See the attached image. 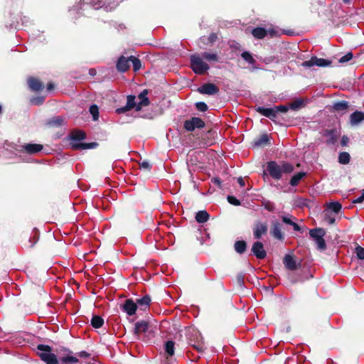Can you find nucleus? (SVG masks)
I'll list each match as a JSON object with an SVG mask.
<instances>
[{
  "label": "nucleus",
  "instance_id": "nucleus-58",
  "mask_svg": "<svg viewBox=\"0 0 364 364\" xmlns=\"http://www.w3.org/2000/svg\"><path fill=\"white\" fill-rule=\"evenodd\" d=\"M348 141H349L348 137L347 136L344 135L342 136L341 144L343 146H345L348 144Z\"/></svg>",
  "mask_w": 364,
  "mask_h": 364
},
{
  "label": "nucleus",
  "instance_id": "nucleus-50",
  "mask_svg": "<svg viewBox=\"0 0 364 364\" xmlns=\"http://www.w3.org/2000/svg\"><path fill=\"white\" fill-rule=\"evenodd\" d=\"M292 218L295 219V218L291 215H284V216H282V220L283 223L290 225H292V224L294 223L291 220Z\"/></svg>",
  "mask_w": 364,
  "mask_h": 364
},
{
  "label": "nucleus",
  "instance_id": "nucleus-10",
  "mask_svg": "<svg viewBox=\"0 0 364 364\" xmlns=\"http://www.w3.org/2000/svg\"><path fill=\"white\" fill-rule=\"evenodd\" d=\"M21 149H17L19 152H24L32 155L40 152L43 146L39 144H25L20 146Z\"/></svg>",
  "mask_w": 364,
  "mask_h": 364
},
{
  "label": "nucleus",
  "instance_id": "nucleus-21",
  "mask_svg": "<svg viewBox=\"0 0 364 364\" xmlns=\"http://www.w3.org/2000/svg\"><path fill=\"white\" fill-rule=\"evenodd\" d=\"M60 351L63 352L64 353H67V355L60 358V360L63 363L73 364L77 363L78 362V359L76 357L70 355V354H72L73 352L70 349L63 348L60 349Z\"/></svg>",
  "mask_w": 364,
  "mask_h": 364
},
{
  "label": "nucleus",
  "instance_id": "nucleus-32",
  "mask_svg": "<svg viewBox=\"0 0 364 364\" xmlns=\"http://www.w3.org/2000/svg\"><path fill=\"white\" fill-rule=\"evenodd\" d=\"M306 175V172L301 171L296 174H294L289 181V184L291 186H297L301 180Z\"/></svg>",
  "mask_w": 364,
  "mask_h": 364
},
{
  "label": "nucleus",
  "instance_id": "nucleus-59",
  "mask_svg": "<svg viewBox=\"0 0 364 364\" xmlns=\"http://www.w3.org/2000/svg\"><path fill=\"white\" fill-rule=\"evenodd\" d=\"M364 200V191L363 192L362 195L359 196L358 198L355 199L353 203H360Z\"/></svg>",
  "mask_w": 364,
  "mask_h": 364
},
{
  "label": "nucleus",
  "instance_id": "nucleus-33",
  "mask_svg": "<svg viewBox=\"0 0 364 364\" xmlns=\"http://www.w3.org/2000/svg\"><path fill=\"white\" fill-rule=\"evenodd\" d=\"M90 324L95 328H101L104 324V319L100 316L93 315L90 321Z\"/></svg>",
  "mask_w": 364,
  "mask_h": 364
},
{
  "label": "nucleus",
  "instance_id": "nucleus-60",
  "mask_svg": "<svg viewBox=\"0 0 364 364\" xmlns=\"http://www.w3.org/2000/svg\"><path fill=\"white\" fill-rule=\"evenodd\" d=\"M291 226L295 231L299 232L301 230V227L296 223H294Z\"/></svg>",
  "mask_w": 364,
  "mask_h": 364
},
{
  "label": "nucleus",
  "instance_id": "nucleus-61",
  "mask_svg": "<svg viewBox=\"0 0 364 364\" xmlns=\"http://www.w3.org/2000/svg\"><path fill=\"white\" fill-rule=\"evenodd\" d=\"M54 84L53 82H48L46 86V89L48 91H52L54 89Z\"/></svg>",
  "mask_w": 364,
  "mask_h": 364
},
{
  "label": "nucleus",
  "instance_id": "nucleus-26",
  "mask_svg": "<svg viewBox=\"0 0 364 364\" xmlns=\"http://www.w3.org/2000/svg\"><path fill=\"white\" fill-rule=\"evenodd\" d=\"M39 236V232L36 229H34L28 241L24 244V246L27 248H33L38 242Z\"/></svg>",
  "mask_w": 364,
  "mask_h": 364
},
{
  "label": "nucleus",
  "instance_id": "nucleus-43",
  "mask_svg": "<svg viewBox=\"0 0 364 364\" xmlns=\"http://www.w3.org/2000/svg\"><path fill=\"white\" fill-rule=\"evenodd\" d=\"M139 167L141 170H143L144 171L149 172L151 169V164L148 161H142L141 162H139Z\"/></svg>",
  "mask_w": 364,
  "mask_h": 364
},
{
  "label": "nucleus",
  "instance_id": "nucleus-38",
  "mask_svg": "<svg viewBox=\"0 0 364 364\" xmlns=\"http://www.w3.org/2000/svg\"><path fill=\"white\" fill-rule=\"evenodd\" d=\"M129 60H131V63H132L134 71L136 72V71L139 70L141 67V60L138 58H136L134 55H131Z\"/></svg>",
  "mask_w": 364,
  "mask_h": 364
},
{
  "label": "nucleus",
  "instance_id": "nucleus-25",
  "mask_svg": "<svg viewBox=\"0 0 364 364\" xmlns=\"http://www.w3.org/2000/svg\"><path fill=\"white\" fill-rule=\"evenodd\" d=\"M323 136L328 137L326 140L327 144H334L338 140V135L336 129H325L323 132Z\"/></svg>",
  "mask_w": 364,
  "mask_h": 364
},
{
  "label": "nucleus",
  "instance_id": "nucleus-18",
  "mask_svg": "<svg viewBox=\"0 0 364 364\" xmlns=\"http://www.w3.org/2000/svg\"><path fill=\"white\" fill-rule=\"evenodd\" d=\"M41 360L46 364H59V360L55 354L52 353H38Z\"/></svg>",
  "mask_w": 364,
  "mask_h": 364
},
{
  "label": "nucleus",
  "instance_id": "nucleus-36",
  "mask_svg": "<svg viewBox=\"0 0 364 364\" xmlns=\"http://www.w3.org/2000/svg\"><path fill=\"white\" fill-rule=\"evenodd\" d=\"M174 346L175 343L172 341H168L165 343V352L169 356H173L174 355Z\"/></svg>",
  "mask_w": 364,
  "mask_h": 364
},
{
  "label": "nucleus",
  "instance_id": "nucleus-8",
  "mask_svg": "<svg viewBox=\"0 0 364 364\" xmlns=\"http://www.w3.org/2000/svg\"><path fill=\"white\" fill-rule=\"evenodd\" d=\"M282 224L279 221H272L270 228V235L279 241L284 240V233L282 232Z\"/></svg>",
  "mask_w": 364,
  "mask_h": 364
},
{
  "label": "nucleus",
  "instance_id": "nucleus-22",
  "mask_svg": "<svg viewBox=\"0 0 364 364\" xmlns=\"http://www.w3.org/2000/svg\"><path fill=\"white\" fill-rule=\"evenodd\" d=\"M149 93L148 90H144L139 95L138 97L140 100V102L137 104L136 111H140L143 107H146L149 105L150 101L147 97V95Z\"/></svg>",
  "mask_w": 364,
  "mask_h": 364
},
{
  "label": "nucleus",
  "instance_id": "nucleus-1",
  "mask_svg": "<svg viewBox=\"0 0 364 364\" xmlns=\"http://www.w3.org/2000/svg\"><path fill=\"white\" fill-rule=\"evenodd\" d=\"M304 105V101L302 100H296L293 101L289 107L287 105H279L274 106L272 108H265L263 107H258L256 108V111L260 114L269 118L274 123H278V115L279 112L286 113L289 108L291 109L296 110L299 109Z\"/></svg>",
  "mask_w": 364,
  "mask_h": 364
},
{
  "label": "nucleus",
  "instance_id": "nucleus-40",
  "mask_svg": "<svg viewBox=\"0 0 364 364\" xmlns=\"http://www.w3.org/2000/svg\"><path fill=\"white\" fill-rule=\"evenodd\" d=\"M202 56L204 59H205L206 60H208V61L218 62L219 60L218 55L215 53H210L208 52H204L202 54Z\"/></svg>",
  "mask_w": 364,
  "mask_h": 364
},
{
  "label": "nucleus",
  "instance_id": "nucleus-19",
  "mask_svg": "<svg viewBox=\"0 0 364 364\" xmlns=\"http://www.w3.org/2000/svg\"><path fill=\"white\" fill-rule=\"evenodd\" d=\"M149 327V323L148 321L144 320L137 321L135 323L134 333L139 337L140 334L146 333Z\"/></svg>",
  "mask_w": 364,
  "mask_h": 364
},
{
  "label": "nucleus",
  "instance_id": "nucleus-49",
  "mask_svg": "<svg viewBox=\"0 0 364 364\" xmlns=\"http://www.w3.org/2000/svg\"><path fill=\"white\" fill-rule=\"evenodd\" d=\"M244 277H245V276L242 272L239 273L236 276V282H237V284L241 287H243V285H244Z\"/></svg>",
  "mask_w": 364,
  "mask_h": 364
},
{
  "label": "nucleus",
  "instance_id": "nucleus-51",
  "mask_svg": "<svg viewBox=\"0 0 364 364\" xmlns=\"http://www.w3.org/2000/svg\"><path fill=\"white\" fill-rule=\"evenodd\" d=\"M267 31H268L267 35L269 34L270 36V37H272V38L277 37V36H280L279 31L274 28H269V29L267 30Z\"/></svg>",
  "mask_w": 364,
  "mask_h": 364
},
{
  "label": "nucleus",
  "instance_id": "nucleus-54",
  "mask_svg": "<svg viewBox=\"0 0 364 364\" xmlns=\"http://www.w3.org/2000/svg\"><path fill=\"white\" fill-rule=\"evenodd\" d=\"M211 182L214 184H215L216 186H218L220 188H222L221 185H222V181L220 180V178L218 177H215V178H213L211 179Z\"/></svg>",
  "mask_w": 364,
  "mask_h": 364
},
{
  "label": "nucleus",
  "instance_id": "nucleus-3",
  "mask_svg": "<svg viewBox=\"0 0 364 364\" xmlns=\"http://www.w3.org/2000/svg\"><path fill=\"white\" fill-rule=\"evenodd\" d=\"M325 235V230L321 228H316L309 230V235L316 243L318 250L323 251L326 249V244L323 238Z\"/></svg>",
  "mask_w": 364,
  "mask_h": 364
},
{
  "label": "nucleus",
  "instance_id": "nucleus-45",
  "mask_svg": "<svg viewBox=\"0 0 364 364\" xmlns=\"http://www.w3.org/2000/svg\"><path fill=\"white\" fill-rule=\"evenodd\" d=\"M353 57V54L352 52H348L345 55L342 56L338 62L340 63H347L348 61H350Z\"/></svg>",
  "mask_w": 364,
  "mask_h": 364
},
{
  "label": "nucleus",
  "instance_id": "nucleus-7",
  "mask_svg": "<svg viewBox=\"0 0 364 364\" xmlns=\"http://www.w3.org/2000/svg\"><path fill=\"white\" fill-rule=\"evenodd\" d=\"M253 235L255 239H260L262 235H266L268 230V225L266 221L256 220L254 223Z\"/></svg>",
  "mask_w": 364,
  "mask_h": 364
},
{
  "label": "nucleus",
  "instance_id": "nucleus-42",
  "mask_svg": "<svg viewBox=\"0 0 364 364\" xmlns=\"http://www.w3.org/2000/svg\"><path fill=\"white\" fill-rule=\"evenodd\" d=\"M328 208L331 209L335 213H338L342 208V205L339 202H331Z\"/></svg>",
  "mask_w": 364,
  "mask_h": 364
},
{
  "label": "nucleus",
  "instance_id": "nucleus-29",
  "mask_svg": "<svg viewBox=\"0 0 364 364\" xmlns=\"http://www.w3.org/2000/svg\"><path fill=\"white\" fill-rule=\"evenodd\" d=\"M247 247V245L245 240H237L234 244L235 251L240 255L245 253Z\"/></svg>",
  "mask_w": 364,
  "mask_h": 364
},
{
  "label": "nucleus",
  "instance_id": "nucleus-15",
  "mask_svg": "<svg viewBox=\"0 0 364 364\" xmlns=\"http://www.w3.org/2000/svg\"><path fill=\"white\" fill-rule=\"evenodd\" d=\"M270 144V139L267 133L262 134L254 139L252 141L253 147H264Z\"/></svg>",
  "mask_w": 364,
  "mask_h": 364
},
{
  "label": "nucleus",
  "instance_id": "nucleus-27",
  "mask_svg": "<svg viewBox=\"0 0 364 364\" xmlns=\"http://www.w3.org/2000/svg\"><path fill=\"white\" fill-rule=\"evenodd\" d=\"M86 133L84 131L74 129L69 135V139L72 141H82L86 139Z\"/></svg>",
  "mask_w": 364,
  "mask_h": 364
},
{
  "label": "nucleus",
  "instance_id": "nucleus-31",
  "mask_svg": "<svg viewBox=\"0 0 364 364\" xmlns=\"http://www.w3.org/2000/svg\"><path fill=\"white\" fill-rule=\"evenodd\" d=\"M268 31L264 28L256 27L252 29V34L257 39H263L267 36Z\"/></svg>",
  "mask_w": 364,
  "mask_h": 364
},
{
  "label": "nucleus",
  "instance_id": "nucleus-46",
  "mask_svg": "<svg viewBox=\"0 0 364 364\" xmlns=\"http://www.w3.org/2000/svg\"><path fill=\"white\" fill-rule=\"evenodd\" d=\"M37 349L41 351V353H51L52 351V348L50 346L44 344L38 345Z\"/></svg>",
  "mask_w": 364,
  "mask_h": 364
},
{
  "label": "nucleus",
  "instance_id": "nucleus-47",
  "mask_svg": "<svg viewBox=\"0 0 364 364\" xmlns=\"http://www.w3.org/2000/svg\"><path fill=\"white\" fill-rule=\"evenodd\" d=\"M197 110L200 112H205L208 110V107L204 102H198L196 103Z\"/></svg>",
  "mask_w": 364,
  "mask_h": 364
},
{
  "label": "nucleus",
  "instance_id": "nucleus-12",
  "mask_svg": "<svg viewBox=\"0 0 364 364\" xmlns=\"http://www.w3.org/2000/svg\"><path fill=\"white\" fill-rule=\"evenodd\" d=\"M251 252L259 259H264L267 256V252L264 249V245L259 241L253 243Z\"/></svg>",
  "mask_w": 364,
  "mask_h": 364
},
{
  "label": "nucleus",
  "instance_id": "nucleus-62",
  "mask_svg": "<svg viewBox=\"0 0 364 364\" xmlns=\"http://www.w3.org/2000/svg\"><path fill=\"white\" fill-rule=\"evenodd\" d=\"M237 182H238V183L240 184V186L241 187H243L245 185V182L244 179L242 177H239L237 178Z\"/></svg>",
  "mask_w": 364,
  "mask_h": 364
},
{
  "label": "nucleus",
  "instance_id": "nucleus-44",
  "mask_svg": "<svg viewBox=\"0 0 364 364\" xmlns=\"http://www.w3.org/2000/svg\"><path fill=\"white\" fill-rule=\"evenodd\" d=\"M355 252L359 259H364V248L363 247L358 245L355 248Z\"/></svg>",
  "mask_w": 364,
  "mask_h": 364
},
{
  "label": "nucleus",
  "instance_id": "nucleus-14",
  "mask_svg": "<svg viewBox=\"0 0 364 364\" xmlns=\"http://www.w3.org/2000/svg\"><path fill=\"white\" fill-rule=\"evenodd\" d=\"M29 89L33 92H39L44 88V84L37 77H29L27 80Z\"/></svg>",
  "mask_w": 364,
  "mask_h": 364
},
{
  "label": "nucleus",
  "instance_id": "nucleus-5",
  "mask_svg": "<svg viewBox=\"0 0 364 364\" xmlns=\"http://www.w3.org/2000/svg\"><path fill=\"white\" fill-rule=\"evenodd\" d=\"M332 61L324 58H318L316 56H312L310 60L304 61L302 66L311 68L316 65L318 67H328L331 65Z\"/></svg>",
  "mask_w": 364,
  "mask_h": 364
},
{
  "label": "nucleus",
  "instance_id": "nucleus-6",
  "mask_svg": "<svg viewBox=\"0 0 364 364\" xmlns=\"http://www.w3.org/2000/svg\"><path fill=\"white\" fill-rule=\"evenodd\" d=\"M205 125V122L200 118L196 117H193L190 119L186 120L183 123V127L188 132H193L196 128L202 129Z\"/></svg>",
  "mask_w": 364,
  "mask_h": 364
},
{
  "label": "nucleus",
  "instance_id": "nucleus-53",
  "mask_svg": "<svg viewBox=\"0 0 364 364\" xmlns=\"http://www.w3.org/2000/svg\"><path fill=\"white\" fill-rule=\"evenodd\" d=\"M208 43L213 44L218 40V35L215 33H211L208 36Z\"/></svg>",
  "mask_w": 364,
  "mask_h": 364
},
{
  "label": "nucleus",
  "instance_id": "nucleus-16",
  "mask_svg": "<svg viewBox=\"0 0 364 364\" xmlns=\"http://www.w3.org/2000/svg\"><path fill=\"white\" fill-rule=\"evenodd\" d=\"M122 309L126 312L129 316L135 314L137 309L136 302L132 299H128L125 300L124 303L122 305Z\"/></svg>",
  "mask_w": 364,
  "mask_h": 364
},
{
  "label": "nucleus",
  "instance_id": "nucleus-28",
  "mask_svg": "<svg viewBox=\"0 0 364 364\" xmlns=\"http://www.w3.org/2000/svg\"><path fill=\"white\" fill-rule=\"evenodd\" d=\"M349 108V103L347 101H339L333 104V109L337 112L345 113Z\"/></svg>",
  "mask_w": 364,
  "mask_h": 364
},
{
  "label": "nucleus",
  "instance_id": "nucleus-11",
  "mask_svg": "<svg viewBox=\"0 0 364 364\" xmlns=\"http://www.w3.org/2000/svg\"><path fill=\"white\" fill-rule=\"evenodd\" d=\"M136 97L134 95H128L127 97V104L124 107H122L119 108H117L116 109V112L117 114H122L125 113L126 112H128L134 108H135V110L136 111L137 104L135 101Z\"/></svg>",
  "mask_w": 364,
  "mask_h": 364
},
{
  "label": "nucleus",
  "instance_id": "nucleus-2",
  "mask_svg": "<svg viewBox=\"0 0 364 364\" xmlns=\"http://www.w3.org/2000/svg\"><path fill=\"white\" fill-rule=\"evenodd\" d=\"M294 166L289 163L282 161L280 164L274 161L267 163V171L274 180L279 181L282 177V173H291L294 171Z\"/></svg>",
  "mask_w": 364,
  "mask_h": 364
},
{
  "label": "nucleus",
  "instance_id": "nucleus-17",
  "mask_svg": "<svg viewBox=\"0 0 364 364\" xmlns=\"http://www.w3.org/2000/svg\"><path fill=\"white\" fill-rule=\"evenodd\" d=\"M283 263L287 269L291 271L296 269L300 266V264H296L294 256L291 255H286L284 256Z\"/></svg>",
  "mask_w": 364,
  "mask_h": 364
},
{
  "label": "nucleus",
  "instance_id": "nucleus-37",
  "mask_svg": "<svg viewBox=\"0 0 364 364\" xmlns=\"http://www.w3.org/2000/svg\"><path fill=\"white\" fill-rule=\"evenodd\" d=\"M350 160V156L348 152L343 151L339 154L338 162L341 164H343V165L348 164H349Z\"/></svg>",
  "mask_w": 364,
  "mask_h": 364
},
{
  "label": "nucleus",
  "instance_id": "nucleus-57",
  "mask_svg": "<svg viewBox=\"0 0 364 364\" xmlns=\"http://www.w3.org/2000/svg\"><path fill=\"white\" fill-rule=\"evenodd\" d=\"M77 355L80 357V358H89L90 357V353H87V351H85V350H82V351H80L77 353Z\"/></svg>",
  "mask_w": 364,
  "mask_h": 364
},
{
  "label": "nucleus",
  "instance_id": "nucleus-64",
  "mask_svg": "<svg viewBox=\"0 0 364 364\" xmlns=\"http://www.w3.org/2000/svg\"><path fill=\"white\" fill-rule=\"evenodd\" d=\"M282 33H283V34H287V35H289V36H292V35H293V33H294V32H293V31H286V30H284V31H282Z\"/></svg>",
  "mask_w": 364,
  "mask_h": 364
},
{
  "label": "nucleus",
  "instance_id": "nucleus-35",
  "mask_svg": "<svg viewBox=\"0 0 364 364\" xmlns=\"http://www.w3.org/2000/svg\"><path fill=\"white\" fill-rule=\"evenodd\" d=\"M241 57L250 65H254L256 63V60L253 58L252 53L249 51L242 52L241 53Z\"/></svg>",
  "mask_w": 364,
  "mask_h": 364
},
{
  "label": "nucleus",
  "instance_id": "nucleus-34",
  "mask_svg": "<svg viewBox=\"0 0 364 364\" xmlns=\"http://www.w3.org/2000/svg\"><path fill=\"white\" fill-rule=\"evenodd\" d=\"M210 218L209 214L205 210H200L196 213V220L198 223H203L208 220Z\"/></svg>",
  "mask_w": 364,
  "mask_h": 364
},
{
  "label": "nucleus",
  "instance_id": "nucleus-52",
  "mask_svg": "<svg viewBox=\"0 0 364 364\" xmlns=\"http://www.w3.org/2000/svg\"><path fill=\"white\" fill-rule=\"evenodd\" d=\"M230 48L232 50H242V46L240 43H239L237 41H232L230 44Z\"/></svg>",
  "mask_w": 364,
  "mask_h": 364
},
{
  "label": "nucleus",
  "instance_id": "nucleus-24",
  "mask_svg": "<svg viewBox=\"0 0 364 364\" xmlns=\"http://www.w3.org/2000/svg\"><path fill=\"white\" fill-rule=\"evenodd\" d=\"M151 301V297L149 295H145L141 298L136 299V304L137 307L139 306L141 310L146 311L149 309Z\"/></svg>",
  "mask_w": 364,
  "mask_h": 364
},
{
  "label": "nucleus",
  "instance_id": "nucleus-55",
  "mask_svg": "<svg viewBox=\"0 0 364 364\" xmlns=\"http://www.w3.org/2000/svg\"><path fill=\"white\" fill-rule=\"evenodd\" d=\"M264 208L269 211H273L274 209V205L273 203H270V202H267V203H265L264 205Z\"/></svg>",
  "mask_w": 364,
  "mask_h": 364
},
{
  "label": "nucleus",
  "instance_id": "nucleus-4",
  "mask_svg": "<svg viewBox=\"0 0 364 364\" xmlns=\"http://www.w3.org/2000/svg\"><path fill=\"white\" fill-rule=\"evenodd\" d=\"M191 68L197 75H204L209 70V65L196 55L191 56Z\"/></svg>",
  "mask_w": 364,
  "mask_h": 364
},
{
  "label": "nucleus",
  "instance_id": "nucleus-41",
  "mask_svg": "<svg viewBox=\"0 0 364 364\" xmlns=\"http://www.w3.org/2000/svg\"><path fill=\"white\" fill-rule=\"evenodd\" d=\"M44 101L45 97L43 96L32 97L30 99V103L33 105H41L43 104Z\"/></svg>",
  "mask_w": 364,
  "mask_h": 364
},
{
  "label": "nucleus",
  "instance_id": "nucleus-48",
  "mask_svg": "<svg viewBox=\"0 0 364 364\" xmlns=\"http://www.w3.org/2000/svg\"><path fill=\"white\" fill-rule=\"evenodd\" d=\"M227 200L228 201V203H230V204L233 205H240L241 203H240V201L237 199L235 196H228V198H227Z\"/></svg>",
  "mask_w": 364,
  "mask_h": 364
},
{
  "label": "nucleus",
  "instance_id": "nucleus-39",
  "mask_svg": "<svg viewBox=\"0 0 364 364\" xmlns=\"http://www.w3.org/2000/svg\"><path fill=\"white\" fill-rule=\"evenodd\" d=\"M90 113L92 114L93 120L97 121L99 119V108L95 104L92 105L89 109Z\"/></svg>",
  "mask_w": 364,
  "mask_h": 364
},
{
  "label": "nucleus",
  "instance_id": "nucleus-20",
  "mask_svg": "<svg viewBox=\"0 0 364 364\" xmlns=\"http://www.w3.org/2000/svg\"><path fill=\"white\" fill-rule=\"evenodd\" d=\"M65 124V117L62 116L53 117L49 119L46 125L49 128H58Z\"/></svg>",
  "mask_w": 364,
  "mask_h": 364
},
{
  "label": "nucleus",
  "instance_id": "nucleus-63",
  "mask_svg": "<svg viewBox=\"0 0 364 364\" xmlns=\"http://www.w3.org/2000/svg\"><path fill=\"white\" fill-rule=\"evenodd\" d=\"M193 346L198 350V351H202L203 348L200 346V344L198 345H193Z\"/></svg>",
  "mask_w": 364,
  "mask_h": 364
},
{
  "label": "nucleus",
  "instance_id": "nucleus-56",
  "mask_svg": "<svg viewBox=\"0 0 364 364\" xmlns=\"http://www.w3.org/2000/svg\"><path fill=\"white\" fill-rule=\"evenodd\" d=\"M325 220L327 221L329 225H333L336 222L335 218L329 215H326Z\"/></svg>",
  "mask_w": 364,
  "mask_h": 364
},
{
  "label": "nucleus",
  "instance_id": "nucleus-13",
  "mask_svg": "<svg viewBox=\"0 0 364 364\" xmlns=\"http://www.w3.org/2000/svg\"><path fill=\"white\" fill-rule=\"evenodd\" d=\"M129 57H124V55H121L116 63V68L119 73H124L127 71L130 68V62L131 60Z\"/></svg>",
  "mask_w": 364,
  "mask_h": 364
},
{
  "label": "nucleus",
  "instance_id": "nucleus-23",
  "mask_svg": "<svg viewBox=\"0 0 364 364\" xmlns=\"http://www.w3.org/2000/svg\"><path fill=\"white\" fill-rule=\"evenodd\" d=\"M71 148L73 150H84L88 149H95L98 146V143L97 142H90V143H70Z\"/></svg>",
  "mask_w": 364,
  "mask_h": 364
},
{
  "label": "nucleus",
  "instance_id": "nucleus-30",
  "mask_svg": "<svg viewBox=\"0 0 364 364\" xmlns=\"http://www.w3.org/2000/svg\"><path fill=\"white\" fill-rule=\"evenodd\" d=\"M350 119L352 124H357L364 120V113L355 111L350 114Z\"/></svg>",
  "mask_w": 364,
  "mask_h": 364
},
{
  "label": "nucleus",
  "instance_id": "nucleus-9",
  "mask_svg": "<svg viewBox=\"0 0 364 364\" xmlns=\"http://www.w3.org/2000/svg\"><path fill=\"white\" fill-rule=\"evenodd\" d=\"M198 92L203 95H214L220 92V89L213 83H205L198 88Z\"/></svg>",
  "mask_w": 364,
  "mask_h": 364
}]
</instances>
